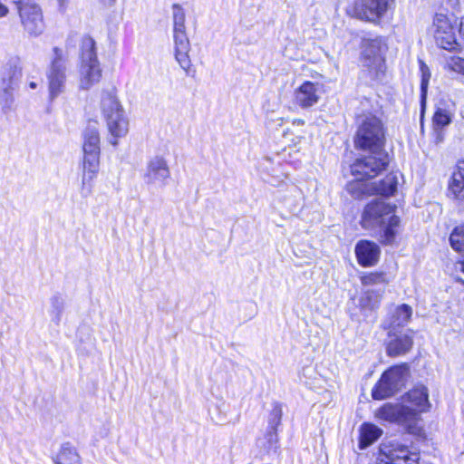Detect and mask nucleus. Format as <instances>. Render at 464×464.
I'll return each instance as SVG.
<instances>
[{
    "label": "nucleus",
    "mask_w": 464,
    "mask_h": 464,
    "mask_svg": "<svg viewBox=\"0 0 464 464\" xmlns=\"http://www.w3.org/2000/svg\"><path fill=\"white\" fill-rule=\"evenodd\" d=\"M382 41L376 37L362 42V63L367 68L371 78H378L383 72L384 60L382 55Z\"/></svg>",
    "instance_id": "nucleus-11"
},
{
    "label": "nucleus",
    "mask_w": 464,
    "mask_h": 464,
    "mask_svg": "<svg viewBox=\"0 0 464 464\" xmlns=\"http://www.w3.org/2000/svg\"><path fill=\"white\" fill-rule=\"evenodd\" d=\"M397 178L393 174H389L380 182H375L376 188H373L374 194L382 196H392L397 189Z\"/></svg>",
    "instance_id": "nucleus-29"
},
{
    "label": "nucleus",
    "mask_w": 464,
    "mask_h": 464,
    "mask_svg": "<svg viewBox=\"0 0 464 464\" xmlns=\"http://www.w3.org/2000/svg\"><path fill=\"white\" fill-rule=\"evenodd\" d=\"M64 308V300L60 295H53L50 299L49 314L55 324H59Z\"/></svg>",
    "instance_id": "nucleus-30"
},
{
    "label": "nucleus",
    "mask_w": 464,
    "mask_h": 464,
    "mask_svg": "<svg viewBox=\"0 0 464 464\" xmlns=\"http://www.w3.org/2000/svg\"><path fill=\"white\" fill-rule=\"evenodd\" d=\"M101 110L110 134L109 142L116 146L129 132L130 121L114 89L103 91Z\"/></svg>",
    "instance_id": "nucleus-3"
},
{
    "label": "nucleus",
    "mask_w": 464,
    "mask_h": 464,
    "mask_svg": "<svg viewBox=\"0 0 464 464\" xmlns=\"http://www.w3.org/2000/svg\"><path fill=\"white\" fill-rule=\"evenodd\" d=\"M459 32L460 34H462L464 36V18L461 20V22L459 24Z\"/></svg>",
    "instance_id": "nucleus-42"
},
{
    "label": "nucleus",
    "mask_w": 464,
    "mask_h": 464,
    "mask_svg": "<svg viewBox=\"0 0 464 464\" xmlns=\"http://www.w3.org/2000/svg\"><path fill=\"white\" fill-rule=\"evenodd\" d=\"M54 464H82V459L75 448L66 444L57 453Z\"/></svg>",
    "instance_id": "nucleus-26"
},
{
    "label": "nucleus",
    "mask_w": 464,
    "mask_h": 464,
    "mask_svg": "<svg viewBox=\"0 0 464 464\" xmlns=\"http://www.w3.org/2000/svg\"><path fill=\"white\" fill-rule=\"evenodd\" d=\"M4 1L5 0H0V19L7 17L10 13L9 7Z\"/></svg>",
    "instance_id": "nucleus-37"
},
{
    "label": "nucleus",
    "mask_w": 464,
    "mask_h": 464,
    "mask_svg": "<svg viewBox=\"0 0 464 464\" xmlns=\"http://www.w3.org/2000/svg\"><path fill=\"white\" fill-rule=\"evenodd\" d=\"M360 281L363 288L385 293L391 279L385 272L373 271L362 273Z\"/></svg>",
    "instance_id": "nucleus-19"
},
{
    "label": "nucleus",
    "mask_w": 464,
    "mask_h": 464,
    "mask_svg": "<svg viewBox=\"0 0 464 464\" xmlns=\"http://www.w3.org/2000/svg\"><path fill=\"white\" fill-rule=\"evenodd\" d=\"M67 62L68 57L66 53L61 48L53 47L46 72L49 99L51 101L55 100L66 90Z\"/></svg>",
    "instance_id": "nucleus-7"
},
{
    "label": "nucleus",
    "mask_w": 464,
    "mask_h": 464,
    "mask_svg": "<svg viewBox=\"0 0 464 464\" xmlns=\"http://www.w3.org/2000/svg\"><path fill=\"white\" fill-rule=\"evenodd\" d=\"M434 127L443 128L451 122V114L446 109L439 108L433 115Z\"/></svg>",
    "instance_id": "nucleus-32"
},
{
    "label": "nucleus",
    "mask_w": 464,
    "mask_h": 464,
    "mask_svg": "<svg viewBox=\"0 0 464 464\" xmlns=\"http://www.w3.org/2000/svg\"><path fill=\"white\" fill-rule=\"evenodd\" d=\"M81 50L79 87L86 91L101 81L102 69L97 58L95 42L92 37L82 38Z\"/></svg>",
    "instance_id": "nucleus-5"
},
{
    "label": "nucleus",
    "mask_w": 464,
    "mask_h": 464,
    "mask_svg": "<svg viewBox=\"0 0 464 464\" xmlns=\"http://www.w3.org/2000/svg\"><path fill=\"white\" fill-rule=\"evenodd\" d=\"M293 124H296V125H304V120H301V119H296L293 121Z\"/></svg>",
    "instance_id": "nucleus-43"
},
{
    "label": "nucleus",
    "mask_w": 464,
    "mask_h": 464,
    "mask_svg": "<svg viewBox=\"0 0 464 464\" xmlns=\"http://www.w3.org/2000/svg\"><path fill=\"white\" fill-rule=\"evenodd\" d=\"M451 247L458 252H464V226L457 227L450 237Z\"/></svg>",
    "instance_id": "nucleus-31"
},
{
    "label": "nucleus",
    "mask_w": 464,
    "mask_h": 464,
    "mask_svg": "<svg viewBox=\"0 0 464 464\" xmlns=\"http://www.w3.org/2000/svg\"><path fill=\"white\" fill-rule=\"evenodd\" d=\"M17 88L0 86V107L4 113L15 109V91Z\"/></svg>",
    "instance_id": "nucleus-28"
},
{
    "label": "nucleus",
    "mask_w": 464,
    "mask_h": 464,
    "mask_svg": "<svg viewBox=\"0 0 464 464\" xmlns=\"http://www.w3.org/2000/svg\"><path fill=\"white\" fill-rule=\"evenodd\" d=\"M282 418V408L280 405L276 404L274 406L271 414L269 423L271 425L272 430H276V426H278L281 422Z\"/></svg>",
    "instance_id": "nucleus-34"
},
{
    "label": "nucleus",
    "mask_w": 464,
    "mask_h": 464,
    "mask_svg": "<svg viewBox=\"0 0 464 464\" xmlns=\"http://www.w3.org/2000/svg\"><path fill=\"white\" fill-rule=\"evenodd\" d=\"M409 376L407 364L395 365L385 371L372 391L374 400H383L392 396L404 385Z\"/></svg>",
    "instance_id": "nucleus-8"
},
{
    "label": "nucleus",
    "mask_w": 464,
    "mask_h": 464,
    "mask_svg": "<svg viewBox=\"0 0 464 464\" xmlns=\"http://www.w3.org/2000/svg\"><path fill=\"white\" fill-rule=\"evenodd\" d=\"M22 68L18 58L8 60L0 69V86L18 88Z\"/></svg>",
    "instance_id": "nucleus-18"
},
{
    "label": "nucleus",
    "mask_w": 464,
    "mask_h": 464,
    "mask_svg": "<svg viewBox=\"0 0 464 464\" xmlns=\"http://www.w3.org/2000/svg\"><path fill=\"white\" fill-rule=\"evenodd\" d=\"M433 35L437 44L448 51L460 50V44L456 38V28L444 14H436L433 20Z\"/></svg>",
    "instance_id": "nucleus-13"
},
{
    "label": "nucleus",
    "mask_w": 464,
    "mask_h": 464,
    "mask_svg": "<svg viewBox=\"0 0 464 464\" xmlns=\"http://www.w3.org/2000/svg\"><path fill=\"white\" fill-rule=\"evenodd\" d=\"M14 3L24 30L31 36L40 35L44 30L41 6L34 0H15Z\"/></svg>",
    "instance_id": "nucleus-9"
},
{
    "label": "nucleus",
    "mask_w": 464,
    "mask_h": 464,
    "mask_svg": "<svg viewBox=\"0 0 464 464\" xmlns=\"http://www.w3.org/2000/svg\"><path fill=\"white\" fill-rule=\"evenodd\" d=\"M395 206L379 198L366 205L362 215L361 224L365 229L382 227V242L392 244L396 237L400 219L394 214Z\"/></svg>",
    "instance_id": "nucleus-2"
},
{
    "label": "nucleus",
    "mask_w": 464,
    "mask_h": 464,
    "mask_svg": "<svg viewBox=\"0 0 464 464\" xmlns=\"http://www.w3.org/2000/svg\"><path fill=\"white\" fill-rule=\"evenodd\" d=\"M391 340L387 343V354L399 356L408 353L413 344L412 336L408 334H390Z\"/></svg>",
    "instance_id": "nucleus-20"
},
{
    "label": "nucleus",
    "mask_w": 464,
    "mask_h": 464,
    "mask_svg": "<svg viewBox=\"0 0 464 464\" xmlns=\"http://www.w3.org/2000/svg\"><path fill=\"white\" fill-rule=\"evenodd\" d=\"M378 459L381 464H418L419 455L402 445H383Z\"/></svg>",
    "instance_id": "nucleus-15"
},
{
    "label": "nucleus",
    "mask_w": 464,
    "mask_h": 464,
    "mask_svg": "<svg viewBox=\"0 0 464 464\" xmlns=\"http://www.w3.org/2000/svg\"><path fill=\"white\" fill-rule=\"evenodd\" d=\"M324 93V85L320 82L305 81L295 91V101L303 109L314 106Z\"/></svg>",
    "instance_id": "nucleus-16"
},
{
    "label": "nucleus",
    "mask_w": 464,
    "mask_h": 464,
    "mask_svg": "<svg viewBox=\"0 0 464 464\" xmlns=\"http://www.w3.org/2000/svg\"><path fill=\"white\" fill-rule=\"evenodd\" d=\"M456 269H459L464 273V259L461 261L457 262L456 264Z\"/></svg>",
    "instance_id": "nucleus-41"
},
{
    "label": "nucleus",
    "mask_w": 464,
    "mask_h": 464,
    "mask_svg": "<svg viewBox=\"0 0 464 464\" xmlns=\"http://www.w3.org/2000/svg\"><path fill=\"white\" fill-rule=\"evenodd\" d=\"M374 417L379 420L402 424L410 432H416L417 411L408 406L400 403H385L375 411Z\"/></svg>",
    "instance_id": "nucleus-10"
},
{
    "label": "nucleus",
    "mask_w": 464,
    "mask_h": 464,
    "mask_svg": "<svg viewBox=\"0 0 464 464\" xmlns=\"http://www.w3.org/2000/svg\"><path fill=\"white\" fill-rule=\"evenodd\" d=\"M428 396V390L423 385L416 386L407 393L408 401L417 407V409H413L417 411V416L419 412L425 411L430 408Z\"/></svg>",
    "instance_id": "nucleus-23"
},
{
    "label": "nucleus",
    "mask_w": 464,
    "mask_h": 464,
    "mask_svg": "<svg viewBox=\"0 0 464 464\" xmlns=\"http://www.w3.org/2000/svg\"><path fill=\"white\" fill-rule=\"evenodd\" d=\"M266 439L267 440V445L265 446V450L266 451H270L271 450L276 448L278 439L276 430L268 431L266 435Z\"/></svg>",
    "instance_id": "nucleus-35"
},
{
    "label": "nucleus",
    "mask_w": 464,
    "mask_h": 464,
    "mask_svg": "<svg viewBox=\"0 0 464 464\" xmlns=\"http://www.w3.org/2000/svg\"><path fill=\"white\" fill-rule=\"evenodd\" d=\"M101 139L97 122L89 123L82 133V181L80 192L88 197L100 168Z\"/></svg>",
    "instance_id": "nucleus-1"
},
{
    "label": "nucleus",
    "mask_w": 464,
    "mask_h": 464,
    "mask_svg": "<svg viewBox=\"0 0 464 464\" xmlns=\"http://www.w3.org/2000/svg\"><path fill=\"white\" fill-rule=\"evenodd\" d=\"M99 3L105 7H111L114 5L116 0H98Z\"/></svg>",
    "instance_id": "nucleus-40"
},
{
    "label": "nucleus",
    "mask_w": 464,
    "mask_h": 464,
    "mask_svg": "<svg viewBox=\"0 0 464 464\" xmlns=\"http://www.w3.org/2000/svg\"><path fill=\"white\" fill-rule=\"evenodd\" d=\"M355 255L362 266H372L379 260L380 247L374 242L361 240L356 244Z\"/></svg>",
    "instance_id": "nucleus-17"
},
{
    "label": "nucleus",
    "mask_w": 464,
    "mask_h": 464,
    "mask_svg": "<svg viewBox=\"0 0 464 464\" xmlns=\"http://www.w3.org/2000/svg\"><path fill=\"white\" fill-rule=\"evenodd\" d=\"M464 160L459 161L449 181L448 191L456 199L463 198Z\"/></svg>",
    "instance_id": "nucleus-21"
},
{
    "label": "nucleus",
    "mask_w": 464,
    "mask_h": 464,
    "mask_svg": "<svg viewBox=\"0 0 464 464\" xmlns=\"http://www.w3.org/2000/svg\"><path fill=\"white\" fill-rule=\"evenodd\" d=\"M451 2H454V4H458L460 0H450Z\"/></svg>",
    "instance_id": "nucleus-45"
},
{
    "label": "nucleus",
    "mask_w": 464,
    "mask_h": 464,
    "mask_svg": "<svg viewBox=\"0 0 464 464\" xmlns=\"http://www.w3.org/2000/svg\"><path fill=\"white\" fill-rule=\"evenodd\" d=\"M412 314V309L410 305L403 304L395 308L392 314L390 328L404 326L410 321Z\"/></svg>",
    "instance_id": "nucleus-27"
},
{
    "label": "nucleus",
    "mask_w": 464,
    "mask_h": 464,
    "mask_svg": "<svg viewBox=\"0 0 464 464\" xmlns=\"http://www.w3.org/2000/svg\"><path fill=\"white\" fill-rule=\"evenodd\" d=\"M171 18L175 60L188 75L192 66L189 57L190 42L187 34L186 12L179 4L172 5Z\"/></svg>",
    "instance_id": "nucleus-4"
},
{
    "label": "nucleus",
    "mask_w": 464,
    "mask_h": 464,
    "mask_svg": "<svg viewBox=\"0 0 464 464\" xmlns=\"http://www.w3.org/2000/svg\"><path fill=\"white\" fill-rule=\"evenodd\" d=\"M451 67L455 72L464 74V59L457 58L452 62Z\"/></svg>",
    "instance_id": "nucleus-36"
},
{
    "label": "nucleus",
    "mask_w": 464,
    "mask_h": 464,
    "mask_svg": "<svg viewBox=\"0 0 464 464\" xmlns=\"http://www.w3.org/2000/svg\"><path fill=\"white\" fill-rule=\"evenodd\" d=\"M442 128H437V127H434V130H435V142L436 143H440L443 141L444 140V134H443V131L441 130Z\"/></svg>",
    "instance_id": "nucleus-38"
},
{
    "label": "nucleus",
    "mask_w": 464,
    "mask_h": 464,
    "mask_svg": "<svg viewBox=\"0 0 464 464\" xmlns=\"http://www.w3.org/2000/svg\"><path fill=\"white\" fill-rule=\"evenodd\" d=\"M420 70H421V73H422L421 84H420L421 107L423 109L425 102H426L427 89H428V84H429L430 74L429 72V68L423 63H420Z\"/></svg>",
    "instance_id": "nucleus-33"
},
{
    "label": "nucleus",
    "mask_w": 464,
    "mask_h": 464,
    "mask_svg": "<svg viewBox=\"0 0 464 464\" xmlns=\"http://www.w3.org/2000/svg\"><path fill=\"white\" fill-rule=\"evenodd\" d=\"M389 163L388 154L384 150L371 151V155L358 159L351 167L354 176L372 179Z\"/></svg>",
    "instance_id": "nucleus-12"
},
{
    "label": "nucleus",
    "mask_w": 464,
    "mask_h": 464,
    "mask_svg": "<svg viewBox=\"0 0 464 464\" xmlns=\"http://www.w3.org/2000/svg\"><path fill=\"white\" fill-rule=\"evenodd\" d=\"M363 178L350 181L347 184V191L355 198H361L364 195H372L375 187V181L363 180Z\"/></svg>",
    "instance_id": "nucleus-24"
},
{
    "label": "nucleus",
    "mask_w": 464,
    "mask_h": 464,
    "mask_svg": "<svg viewBox=\"0 0 464 464\" xmlns=\"http://www.w3.org/2000/svg\"><path fill=\"white\" fill-rule=\"evenodd\" d=\"M29 87H30L31 89H35V88L37 87V84H36V82H31L29 83Z\"/></svg>",
    "instance_id": "nucleus-44"
},
{
    "label": "nucleus",
    "mask_w": 464,
    "mask_h": 464,
    "mask_svg": "<svg viewBox=\"0 0 464 464\" xmlns=\"http://www.w3.org/2000/svg\"><path fill=\"white\" fill-rule=\"evenodd\" d=\"M70 0H57L58 7L61 12H65L69 5Z\"/></svg>",
    "instance_id": "nucleus-39"
},
{
    "label": "nucleus",
    "mask_w": 464,
    "mask_h": 464,
    "mask_svg": "<svg viewBox=\"0 0 464 464\" xmlns=\"http://www.w3.org/2000/svg\"><path fill=\"white\" fill-rule=\"evenodd\" d=\"M385 293L363 288L359 298V308L362 312H372L379 308Z\"/></svg>",
    "instance_id": "nucleus-22"
},
{
    "label": "nucleus",
    "mask_w": 464,
    "mask_h": 464,
    "mask_svg": "<svg viewBox=\"0 0 464 464\" xmlns=\"http://www.w3.org/2000/svg\"><path fill=\"white\" fill-rule=\"evenodd\" d=\"M170 178V169L167 160L162 155H155L147 162L143 179L147 185L165 187Z\"/></svg>",
    "instance_id": "nucleus-14"
},
{
    "label": "nucleus",
    "mask_w": 464,
    "mask_h": 464,
    "mask_svg": "<svg viewBox=\"0 0 464 464\" xmlns=\"http://www.w3.org/2000/svg\"><path fill=\"white\" fill-rule=\"evenodd\" d=\"M382 433V430L372 423H364L360 430L359 446L365 449L373 443Z\"/></svg>",
    "instance_id": "nucleus-25"
},
{
    "label": "nucleus",
    "mask_w": 464,
    "mask_h": 464,
    "mask_svg": "<svg viewBox=\"0 0 464 464\" xmlns=\"http://www.w3.org/2000/svg\"><path fill=\"white\" fill-rule=\"evenodd\" d=\"M357 123L355 146L370 151L383 150L384 131L381 121L372 114H367L359 116Z\"/></svg>",
    "instance_id": "nucleus-6"
}]
</instances>
